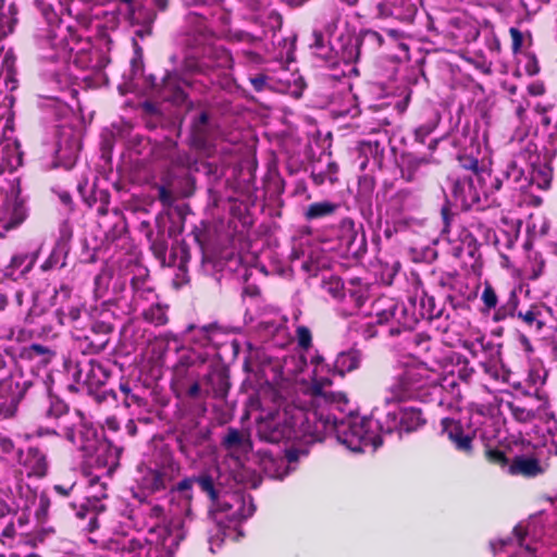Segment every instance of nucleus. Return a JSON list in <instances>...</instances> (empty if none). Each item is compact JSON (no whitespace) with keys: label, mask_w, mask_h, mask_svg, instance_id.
Here are the masks:
<instances>
[{"label":"nucleus","mask_w":557,"mask_h":557,"mask_svg":"<svg viewBox=\"0 0 557 557\" xmlns=\"http://www.w3.org/2000/svg\"><path fill=\"white\" fill-rule=\"evenodd\" d=\"M544 471V466L536 458L529 456H517L509 465V473L513 475L532 478Z\"/></svg>","instance_id":"nucleus-30"},{"label":"nucleus","mask_w":557,"mask_h":557,"mask_svg":"<svg viewBox=\"0 0 557 557\" xmlns=\"http://www.w3.org/2000/svg\"><path fill=\"white\" fill-rule=\"evenodd\" d=\"M209 137V112L202 111L198 117L193 120L189 134V146L191 154L181 153L173 141H168L161 157L164 158L173 168H185L188 170H199V164L208 166Z\"/></svg>","instance_id":"nucleus-9"},{"label":"nucleus","mask_w":557,"mask_h":557,"mask_svg":"<svg viewBox=\"0 0 557 557\" xmlns=\"http://www.w3.org/2000/svg\"><path fill=\"white\" fill-rule=\"evenodd\" d=\"M186 454L193 458L195 455L200 461L206 463V458L209 456V426L197 422L194 430L187 435V446H183Z\"/></svg>","instance_id":"nucleus-21"},{"label":"nucleus","mask_w":557,"mask_h":557,"mask_svg":"<svg viewBox=\"0 0 557 557\" xmlns=\"http://www.w3.org/2000/svg\"><path fill=\"white\" fill-rule=\"evenodd\" d=\"M433 129L434 126L431 124L419 126L414 132L416 139L419 140L420 143H424L426 137L433 132Z\"/></svg>","instance_id":"nucleus-58"},{"label":"nucleus","mask_w":557,"mask_h":557,"mask_svg":"<svg viewBox=\"0 0 557 557\" xmlns=\"http://www.w3.org/2000/svg\"><path fill=\"white\" fill-rule=\"evenodd\" d=\"M480 180L483 181L484 178L478 176L476 174H474L473 170H471L469 174L462 177H458L453 183V196L462 208H485V203H483L481 196L479 194V189L476 187V183H480Z\"/></svg>","instance_id":"nucleus-15"},{"label":"nucleus","mask_w":557,"mask_h":557,"mask_svg":"<svg viewBox=\"0 0 557 557\" xmlns=\"http://www.w3.org/2000/svg\"><path fill=\"white\" fill-rule=\"evenodd\" d=\"M132 288L134 292L133 295V309L137 311L138 309L146 307V305L154 301L158 296L154 290L147 285L145 278L134 277L132 280Z\"/></svg>","instance_id":"nucleus-33"},{"label":"nucleus","mask_w":557,"mask_h":557,"mask_svg":"<svg viewBox=\"0 0 557 557\" xmlns=\"http://www.w3.org/2000/svg\"><path fill=\"white\" fill-rule=\"evenodd\" d=\"M14 451V443L13 441L7 436L0 433V453L1 454H12Z\"/></svg>","instance_id":"nucleus-55"},{"label":"nucleus","mask_w":557,"mask_h":557,"mask_svg":"<svg viewBox=\"0 0 557 557\" xmlns=\"http://www.w3.org/2000/svg\"><path fill=\"white\" fill-rule=\"evenodd\" d=\"M451 371H454V373H455V380H456V383H457L458 389H459V397L453 398L450 388L444 389V392L447 394L446 396H444V398L446 399L445 406H447L449 408L457 406L458 401L461 398V389H460L459 381H461L463 383H468L473 374V369L471 367H469L468 361H466V360L461 361L460 357H457V362L455 364H446L444 367L443 372H441V373H442V375H450Z\"/></svg>","instance_id":"nucleus-24"},{"label":"nucleus","mask_w":557,"mask_h":557,"mask_svg":"<svg viewBox=\"0 0 557 557\" xmlns=\"http://www.w3.org/2000/svg\"><path fill=\"white\" fill-rule=\"evenodd\" d=\"M482 301L487 309H493L497 305V295L491 285H486L482 293Z\"/></svg>","instance_id":"nucleus-49"},{"label":"nucleus","mask_w":557,"mask_h":557,"mask_svg":"<svg viewBox=\"0 0 557 557\" xmlns=\"http://www.w3.org/2000/svg\"><path fill=\"white\" fill-rule=\"evenodd\" d=\"M81 148V140L77 136L65 137L62 135L55 152L57 159L64 168L70 169L74 165Z\"/></svg>","instance_id":"nucleus-29"},{"label":"nucleus","mask_w":557,"mask_h":557,"mask_svg":"<svg viewBox=\"0 0 557 557\" xmlns=\"http://www.w3.org/2000/svg\"><path fill=\"white\" fill-rule=\"evenodd\" d=\"M336 209V205L330 201H321L311 203L306 211V218L313 220L332 214Z\"/></svg>","instance_id":"nucleus-42"},{"label":"nucleus","mask_w":557,"mask_h":557,"mask_svg":"<svg viewBox=\"0 0 557 557\" xmlns=\"http://www.w3.org/2000/svg\"><path fill=\"white\" fill-rule=\"evenodd\" d=\"M17 10L13 3L4 7V0H0V40L11 34L16 25Z\"/></svg>","instance_id":"nucleus-37"},{"label":"nucleus","mask_w":557,"mask_h":557,"mask_svg":"<svg viewBox=\"0 0 557 557\" xmlns=\"http://www.w3.org/2000/svg\"><path fill=\"white\" fill-rule=\"evenodd\" d=\"M26 492L29 495V497L32 498V500L29 498H27V499L18 502L16 504V509L22 511V515L18 517V521L22 522V519L25 516V511L29 510V508H30V503H35L36 500H37V505H36L37 507L35 509V516L39 522L42 521L46 518L49 507H50L49 497L45 493H41L39 496H36L33 494V492L29 488H27Z\"/></svg>","instance_id":"nucleus-34"},{"label":"nucleus","mask_w":557,"mask_h":557,"mask_svg":"<svg viewBox=\"0 0 557 557\" xmlns=\"http://www.w3.org/2000/svg\"><path fill=\"white\" fill-rule=\"evenodd\" d=\"M27 216L24 200L20 197V190L13 184L10 190H1L0 199V237L7 232L17 227Z\"/></svg>","instance_id":"nucleus-12"},{"label":"nucleus","mask_w":557,"mask_h":557,"mask_svg":"<svg viewBox=\"0 0 557 557\" xmlns=\"http://www.w3.org/2000/svg\"><path fill=\"white\" fill-rule=\"evenodd\" d=\"M121 449L110 443H102L92 453L85 455L84 471L88 478L91 495L96 498L106 497L107 482L120 463Z\"/></svg>","instance_id":"nucleus-10"},{"label":"nucleus","mask_w":557,"mask_h":557,"mask_svg":"<svg viewBox=\"0 0 557 557\" xmlns=\"http://www.w3.org/2000/svg\"><path fill=\"white\" fill-rule=\"evenodd\" d=\"M147 88L150 90V96L158 101H168L174 104H180L185 100V92L183 85L186 84L181 79L176 73H168L162 78L161 85L153 75L146 77Z\"/></svg>","instance_id":"nucleus-14"},{"label":"nucleus","mask_w":557,"mask_h":557,"mask_svg":"<svg viewBox=\"0 0 557 557\" xmlns=\"http://www.w3.org/2000/svg\"><path fill=\"white\" fill-rule=\"evenodd\" d=\"M483 367H484L485 373L490 377H492V379H494L496 381L499 379L500 370H499V368L497 366H495V364H483Z\"/></svg>","instance_id":"nucleus-60"},{"label":"nucleus","mask_w":557,"mask_h":557,"mask_svg":"<svg viewBox=\"0 0 557 557\" xmlns=\"http://www.w3.org/2000/svg\"><path fill=\"white\" fill-rule=\"evenodd\" d=\"M66 436L85 455L92 453L103 443L99 440L97 430L86 422H82L76 429L70 430Z\"/></svg>","instance_id":"nucleus-22"},{"label":"nucleus","mask_w":557,"mask_h":557,"mask_svg":"<svg viewBox=\"0 0 557 557\" xmlns=\"http://www.w3.org/2000/svg\"><path fill=\"white\" fill-rule=\"evenodd\" d=\"M314 41L311 45V47H314L315 49H320L323 47V35L319 32L313 33Z\"/></svg>","instance_id":"nucleus-64"},{"label":"nucleus","mask_w":557,"mask_h":557,"mask_svg":"<svg viewBox=\"0 0 557 557\" xmlns=\"http://www.w3.org/2000/svg\"><path fill=\"white\" fill-rule=\"evenodd\" d=\"M544 445L548 453L557 455V431L549 435V440H546Z\"/></svg>","instance_id":"nucleus-59"},{"label":"nucleus","mask_w":557,"mask_h":557,"mask_svg":"<svg viewBox=\"0 0 557 557\" xmlns=\"http://www.w3.org/2000/svg\"><path fill=\"white\" fill-rule=\"evenodd\" d=\"M34 261H35L34 258L26 253L15 255L11 259V263L7 270L8 271L7 274L13 275V270L20 269L22 267H23V269L21 270V273L24 274L32 269Z\"/></svg>","instance_id":"nucleus-45"},{"label":"nucleus","mask_w":557,"mask_h":557,"mask_svg":"<svg viewBox=\"0 0 557 557\" xmlns=\"http://www.w3.org/2000/svg\"><path fill=\"white\" fill-rule=\"evenodd\" d=\"M249 82L257 92L265 91L271 88L269 77L261 73L255 76H250Z\"/></svg>","instance_id":"nucleus-48"},{"label":"nucleus","mask_w":557,"mask_h":557,"mask_svg":"<svg viewBox=\"0 0 557 557\" xmlns=\"http://www.w3.org/2000/svg\"><path fill=\"white\" fill-rule=\"evenodd\" d=\"M448 388L453 398L459 397L454 371L450 375H442L438 370L430 368L426 363L411 359L398 363L396 374L385 391V401H436L440 407H444L446 399L443 393Z\"/></svg>","instance_id":"nucleus-4"},{"label":"nucleus","mask_w":557,"mask_h":557,"mask_svg":"<svg viewBox=\"0 0 557 557\" xmlns=\"http://www.w3.org/2000/svg\"><path fill=\"white\" fill-rule=\"evenodd\" d=\"M24 355L29 359L38 358V362L47 363L53 356V352L41 344H32L24 349Z\"/></svg>","instance_id":"nucleus-43"},{"label":"nucleus","mask_w":557,"mask_h":557,"mask_svg":"<svg viewBox=\"0 0 557 557\" xmlns=\"http://www.w3.org/2000/svg\"><path fill=\"white\" fill-rule=\"evenodd\" d=\"M416 13V5L411 0H383L376 4V16L381 18L394 17L410 20Z\"/></svg>","instance_id":"nucleus-23"},{"label":"nucleus","mask_w":557,"mask_h":557,"mask_svg":"<svg viewBox=\"0 0 557 557\" xmlns=\"http://www.w3.org/2000/svg\"><path fill=\"white\" fill-rule=\"evenodd\" d=\"M460 162L462 168L473 170L474 174L484 178L483 181L480 180V183H476V187L485 207L491 206L493 203L491 197L500 188L503 180L499 176L493 175L490 170L479 169L476 159H461Z\"/></svg>","instance_id":"nucleus-19"},{"label":"nucleus","mask_w":557,"mask_h":557,"mask_svg":"<svg viewBox=\"0 0 557 557\" xmlns=\"http://www.w3.org/2000/svg\"><path fill=\"white\" fill-rule=\"evenodd\" d=\"M166 306H162L159 302L152 301L149 307H143L137 311H140L144 319L154 325H163L168 322Z\"/></svg>","instance_id":"nucleus-40"},{"label":"nucleus","mask_w":557,"mask_h":557,"mask_svg":"<svg viewBox=\"0 0 557 557\" xmlns=\"http://www.w3.org/2000/svg\"><path fill=\"white\" fill-rule=\"evenodd\" d=\"M298 460V451L290 449L286 451L285 458L274 459L269 457L264 459V471L272 478L283 480L292 471Z\"/></svg>","instance_id":"nucleus-28"},{"label":"nucleus","mask_w":557,"mask_h":557,"mask_svg":"<svg viewBox=\"0 0 557 557\" xmlns=\"http://www.w3.org/2000/svg\"><path fill=\"white\" fill-rule=\"evenodd\" d=\"M14 511L0 499V536L12 539L15 534Z\"/></svg>","instance_id":"nucleus-39"},{"label":"nucleus","mask_w":557,"mask_h":557,"mask_svg":"<svg viewBox=\"0 0 557 557\" xmlns=\"http://www.w3.org/2000/svg\"><path fill=\"white\" fill-rule=\"evenodd\" d=\"M41 81L51 91L62 96L47 95L54 102L57 116H64L70 108L66 97H74V82L78 78L76 71L97 70L100 67L98 54L92 52L88 39L78 37L63 24L49 25L37 35Z\"/></svg>","instance_id":"nucleus-2"},{"label":"nucleus","mask_w":557,"mask_h":557,"mask_svg":"<svg viewBox=\"0 0 557 557\" xmlns=\"http://www.w3.org/2000/svg\"><path fill=\"white\" fill-rule=\"evenodd\" d=\"M368 299V287L360 283H350V287L343 293L339 311L344 315L355 314Z\"/></svg>","instance_id":"nucleus-25"},{"label":"nucleus","mask_w":557,"mask_h":557,"mask_svg":"<svg viewBox=\"0 0 557 557\" xmlns=\"http://www.w3.org/2000/svg\"><path fill=\"white\" fill-rule=\"evenodd\" d=\"M508 409L513 417V419L518 422H531L535 419L536 412L525 407L521 401H512L508 403Z\"/></svg>","instance_id":"nucleus-41"},{"label":"nucleus","mask_w":557,"mask_h":557,"mask_svg":"<svg viewBox=\"0 0 557 557\" xmlns=\"http://www.w3.org/2000/svg\"><path fill=\"white\" fill-rule=\"evenodd\" d=\"M260 373L267 412L258 421L257 433L264 442H320L334 434L352 453H374L383 434L401 436L424 422L416 408L388 411L383 420L359 416L339 420L333 411H343L347 399L343 393L326 389L332 383L331 370L318 354L310 366L302 354L268 358Z\"/></svg>","instance_id":"nucleus-1"},{"label":"nucleus","mask_w":557,"mask_h":557,"mask_svg":"<svg viewBox=\"0 0 557 557\" xmlns=\"http://www.w3.org/2000/svg\"><path fill=\"white\" fill-rule=\"evenodd\" d=\"M429 163V160L423 157H418L413 154H408L403 157L400 171L401 176L406 181H413L419 172V170Z\"/></svg>","instance_id":"nucleus-38"},{"label":"nucleus","mask_w":557,"mask_h":557,"mask_svg":"<svg viewBox=\"0 0 557 557\" xmlns=\"http://www.w3.org/2000/svg\"><path fill=\"white\" fill-rule=\"evenodd\" d=\"M159 197L164 205H170L172 201L171 194L163 186L159 188Z\"/></svg>","instance_id":"nucleus-61"},{"label":"nucleus","mask_w":557,"mask_h":557,"mask_svg":"<svg viewBox=\"0 0 557 557\" xmlns=\"http://www.w3.org/2000/svg\"><path fill=\"white\" fill-rule=\"evenodd\" d=\"M22 164V152L16 139L0 138V174L12 172Z\"/></svg>","instance_id":"nucleus-26"},{"label":"nucleus","mask_w":557,"mask_h":557,"mask_svg":"<svg viewBox=\"0 0 557 557\" xmlns=\"http://www.w3.org/2000/svg\"><path fill=\"white\" fill-rule=\"evenodd\" d=\"M67 410V406L62 400H51L50 407L47 410V414L49 417H61L63 413H65Z\"/></svg>","instance_id":"nucleus-51"},{"label":"nucleus","mask_w":557,"mask_h":557,"mask_svg":"<svg viewBox=\"0 0 557 557\" xmlns=\"http://www.w3.org/2000/svg\"><path fill=\"white\" fill-rule=\"evenodd\" d=\"M543 269H544V261L541 260L539 261L532 269V274L530 275L531 278L535 280L537 278L542 272H543Z\"/></svg>","instance_id":"nucleus-62"},{"label":"nucleus","mask_w":557,"mask_h":557,"mask_svg":"<svg viewBox=\"0 0 557 557\" xmlns=\"http://www.w3.org/2000/svg\"><path fill=\"white\" fill-rule=\"evenodd\" d=\"M533 163L531 156L529 162L524 161L522 154L508 160L500 172L503 183L521 191H528L534 185L540 189L548 188L552 180L549 171L531 169Z\"/></svg>","instance_id":"nucleus-11"},{"label":"nucleus","mask_w":557,"mask_h":557,"mask_svg":"<svg viewBox=\"0 0 557 557\" xmlns=\"http://www.w3.org/2000/svg\"><path fill=\"white\" fill-rule=\"evenodd\" d=\"M223 445L227 454L235 460L237 466H242L246 455L251 449L249 438L237 430H230L224 437Z\"/></svg>","instance_id":"nucleus-27"},{"label":"nucleus","mask_w":557,"mask_h":557,"mask_svg":"<svg viewBox=\"0 0 557 557\" xmlns=\"http://www.w3.org/2000/svg\"><path fill=\"white\" fill-rule=\"evenodd\" d=\"M347 290V287H344L339 280H333L327 284V292L334 297L338 298L341 301L343 299V293Z\"/></svg>","instance_id":"nucleus-52"},{"label":"nucleus","mask_w":557,"mask_h":557,"mask_svg":"<svg viewBox=\"0 0 557 557\" xmlns=\"http://www.w3.org/2000/svg\"><path fill=\"white\" fill-rule=\"evenodd\" d=\"M487 457H488V460L493 463L499 465L500 467H506V466L509 467L508 459H507L506 455L504 454V451H502V450H497V449L488 450Z\"/></svg>","instance_id":"nucleus-53"},{"label":"nucleus","mask_w":557,"mask_h":557,"mask_svg":"<svg viewBox=\"0 0 557 557\" xmlns=\"http://www.w3.org/2000/svg\"><path fill=\"white\" fill-rule=\"evenodd\" d=\"M492 424L493 416L483 405H472L466 422L449 417L441 420L442 433L457 450L465 454L472 451V442L475 437L486 440L492 436V432L487 430Z\"/></svg>","instance_id":"nucleus-8"},{"label":"nucleus","mask_w":557,"mask_h":557,"mask_svg":"<svg viewBox=\"0 0 557 557\" xmlns=\"http://www.w3.org/2000/svg\"><path fill=\"white\" fill-rule=\"evenodd\" d=\"M517 317L521 319L528 326L535 327L537 331L544 326V322L540 319L541 311L537 307H532L527 311H518Z\"/></svg>","instance_id":"nucleus-44"},{"label":"nucleus","mask_w":557,"mask_h":557,"mask_svg":"<svg viewBox=\"0 0 557 557\" xmlns=\"http://www.w3.org/2000/svg\"><path fill=\"white\" fill-rule=\"evenodd\" d=\"M195 239L198 243L199 249L202 253V261L205 262L208 258V251L206 244L200 239V236L198 234H195Z\"/></svg>","instance_id":"nucleus-63"},{"label":"nucleus","mask_w":557,"mask_h":557,"mask_svg":"<svg viewBox=\"0 0 557 557\" xmlns=\"http://www.w3.org/2000/svg\"><path fill=\"white\" fill-rule=\"evenodd\" d=\"M15 74V55L12 51H8L1 61L0 82L2 81L10 91L17 87Z\"/></svg>","instance_id":"nucleus-36"},{"label":"nucleus","mask_w":557,"mask_h":557,"mask_svg":"<svg viewBox=\"0 0 557 557\" xmlns=\"http://www.w3.org/2000/svg\"><path fill=\"white\" fill-rule=\"evenodd\" d=\"M361 362V352L357 349H350L342 351L337 355L334 362V370L339 374L344 375L357 369Z\"/></svg>","instance_id":"nucleus-35"},{"label":"nucleus","mask_w":557,"mask_h":557,"mask_svg":"<svg viewBox=\"0 0 557 557\" xmlns=\"http://www.w3.org/2000/svg\"><path fill=\"white\" fill-rule=\"evenodd\" d=\"M197 484L201 491L209 493V475L203 474L199 478H189L182 480L176 487L171 488L170 496L171 500L175 498H182L185 503H188L191 498V487Z\"/></svg>","instance_id":"nucleus-32"},{"label":"nucleus","mask_w":557,"mask_h":557,"mask_svg":"<svg viewBox=\"0 0 557 557\" xmlns=\"http://www.w3.org/2000/svg\"><path fill=\"white\" fill-rule=\"evenodd\" d=\"M243 3L244 7L248 8L252 12H256V20L262 17L264 13H267L268 8L270 5V0H238Z\"/></svg>","instance_id":"nucleus-47"},{"label":"nucleus","mask_w":557,"mask_h":557,"mask_svg":"<svg viewBox=\"0 0 557 557\" xmlns=\"http://www.w3.org/2000/svg\"><path fill=\"white\" fill-rule=\"evenodd\" d=\"M151 249L159 259L164 260L168 250V243L163 237L151 239Z\"/></svg>","instance_id":"nucleus-50"},{"label":"nucleus","mask_w":557,"mask_h":557,"mask_svg":"<svg viewBox=\"0 0 557 557\" xmlns=\"http://www.w3.org/2000/svg\"><path fill=\"white\" fill-rule=\"evenodd\" d=\"M511 40H512V50L515 52H518L522 46L523 42V36L521 32L518 28L511 27L509 29Z\"/></svg>","instance_id":"nucleus-56"},{"label":"nucleus","mask_w":557,"mask_h":557,"mask_svg":"<svg viewBox=\"0 0 557 557\" xmlns=\"http://www.w3.org/2000/svg\"><path fill=\"white\" fill-rule=\"evenodd\" d=\"M210 495L211 520L214 521L218 533H221L223 537L238 540L243 536L240 522L251 517L255 511L252 498L239 490L231 492L214 486L212 483Z\"/></svg>","instance_id":"nucleus-7"},{"label":"nucleus","mask_w":557,"mask_h":557,"mask_svg":"<svg viewBox=\"0 0 557 557\" xmlns=\"http://www.w3.org/2000/svg\"><path fill=\"white\" fill-rule=\"evenodd\" d=\"M172 476L169 469H151L147 467L138 468V475L136 482L141 493L145 494L165 490Z\"/></svg>","instance_id":"nucleus-20"},{"label":"nucleus","mask_w":557,"mask_h":557,"mask_svg":"<svg viewBox=\"0 0 557 557\" xmlns=\"http://www.w3.org/2000/svg\"><path fill=\"white\" fill-rule=\"evenodd\" d=\"M548 499L557 508V495ZM548 543L544 516L537 515L519 523L510 536L491 542V548L494 557H557L544 550Z\"/></svg>","instance_id":"nucleus-5"},{"label":"nucleus","mask_w":557,"mask_h":557,"mask_svg":"<svg viewBox=\"0 0 557 557\" xmlns=\"http://www.w3.org/2000/svg\"><path fill=\"white\" fill-rule=\"evenodd\" d=\"M399 310L403 311V308L392 298L381 297L376 299L372 305L370 320L361 325L362 336L369 339L377 335L376 324L382 325L395 319Z\"/></svg>","instance_id":"nucleus-16"},{"label":"nucleus","mask_w":557,"mask_h":557,"mask_svg":"<svg viewBox=\"0 0 557 557\" xmlns=\"http://www.w3.org/2000/svg\"><path fill=\"white\" fill-rule=\"evenodd\" d=\"M77 376L78 382H83L89 387H98L104 384L108 374L100 363L89 361L87 364L79 368Z\"/></svg>","instance_id":"nucleus-31"},{"label":"nucleus","mask_w":557,"mask_h":557,"mask_svg":"<svg viewBox=\"0 0 557 557\" xmlns=\"http://www.w3.org/2000/svg\"><path fill=\"white\" fill-rule=\"evenodd\" d=\"M425 302H428L429 308L421 312L422 317H426L428 319H432L438 314V312L434 311L433 307V298L432 297H425L421 299V306L422 309L425 308Z\"/></svg>","instance_id":"nucleus-57"},{"label":"nucleus","mask_w":557,"mask_h":557,"mask_svg":"<svg viewBox=\"0 0 557 557\" xmlns=\"http://www.w3.org/2000/svg\"><path fill=\"white\" fill-rule=\"evenodd\" d=\"M295 333L298 348L301 351H307L312 346L311 331L305 325H298Z\"/></svg>","instance_id":"nucleus-46"},{"label":"nucleus","mask_w":557,"mask_h":557,"mask_svg":"<svg viewBox=\"0 0 557 557\" xmlns=\"http://www.w3.org/2000/svg\"><path fill=\"white\" fill-rule=\"evenodd\" d=\"M29 382L20 375H9L0 379V418L11 419L15 417L18 405L24 398Z\"/></svg>","instance_id":"nucleus-13"},{"label":"nucleus","mask_w":557,"mask_h":557,"mask_svg":"<svg viewBox=\"0 0 557 557\" xmlns=\"http://www.w3.org/2000/svg\"><path fill=\"white\" fill-rule=\"evenodd\" d=\"M144 518V524L135 529L115 530L107 542V548L122 557H172L184 534L180 521L164 522V508L151 502L143 503L127 520Z\"/></svg>","instance_id":"nucleus-3"},{"label":"nucleus","mask_w":557,"mask_h":557,"mask_svg":"<svg viewBox=\"0 0 557 557\" xmlns=\"http://www.w3.org/2000/svg\"><path fill=\"white\" fill-rule=\"evenodd\" d=\"M184 1L188 10L183 28L185 67L189 72H203L209 42V4L207 0Z\"/></svg>","instance_id":"nucleus-6"},{"label":"nucleus","mask_w":557,"mask_h":557,"mask_svg":"<svg viewBox=\"0 0 557 557\" xmlns=\"http://www.w3.org/2000/svg\"><path fill=\"white\" fill-rule=\"evenodd\" d=\"M75 486H76L75 482H70V483H65V484H54L53 491L61 497H67L75 490Z\"/></svg>","instance_id":"nucleus-54"},{"label":"nucleus","mask_w":557,"mask_h":557,"mask_svg":"<svg viewBox=\"0 0 557 557\" xmlns=\"http://www.w3.org/2000/svg\"><path fill=\"white\" fill-rule=\"evenodd\" d=\"M16 462L20 472L27 478L41 479L47 475L49 470L47 455L37 447H28L26 450L20 449Z\"/></svg>","instance_id":"nucleus-18"},{"label":"nucleus","mask_w":557,"mask_h":557,"mask_svg":"<svg viewBox=\"0 0 557 557\" xmlns=\"http://www.w3.org/2000/svg\"><path fill=\"white\" fill-rule=\"evenodd\" d=\"M51 301L52 306L57 307L55 315L60 324L78 322L83 307L78 299L72 297L67 286H61L55 290Z\"/></svg>","instance_id":"nucleus-17"}]
</instances>
